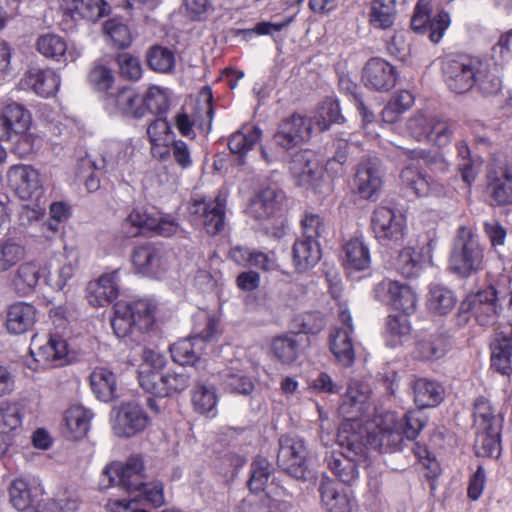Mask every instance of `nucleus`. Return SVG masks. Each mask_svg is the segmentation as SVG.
Masks as SVG:
<instances>
[{"label": "nucleus", "mask_w": 512, "mask_h": 512, "mask_svg": "<svg viewBox=\"0 0 512 512\" xmlns=\"http://www.w3.org/2000/svg\"><path fill=\"white\" fill-rule=\"evenodd\" d=\"M425 425V417L420 411H409L402 417L389 411L379 417L371 432L363 429V436L366 446L381 453H395L416 439Z\"/></svg>", "instance_id": "f257e3e1"}, {"label": "nucleus", "mask_w": 512, "mask_h": 512, "mask_svg": "<svg viewBox=\"0 0 512 512\" xmlns=\"http://www.w3.org/2000/svg\"><path fill=\"white\" fill-rule=\"evenodd\" d=\"M353 424H341L337 433L340 450H333L325 461L343 483L352 484L359 475L358 465L366 457V444L361 433L353 432Z\"/></svg>", "instance_id": "f03ea898"}, {"label": "nucleus", "mask_w": 512, "mask_h": 512, "mask_svg": "<svg viewBox=\"0 0 512 512\" xmlns=\"http://www.w3.org/2000/svg\"><path fill=\"white\" fill-rule=\"evenodd\" d=\"M156 304L150 299L116 303L111 326L118 338L148 331L155 321Z\"/></svg>", "instance_id": "7ed1b4c3"}, {"label": "nucleus", "mask_w": 512, "mask_h": 512, "mask_svg": "<svg viewBox=\"0 0 512 512\" xmlns=\"http://www.w3.org/2000/svg\"><path fill=\"white\" fill-rule=\"evenodd\" d=\"M484 249L473 228L460 226L449 257V269L460 277H469L482 269Z\"/></svg>", "instance_id": "20e7f679"}, {"label": "nucleus", "mask_w": 512, "mask_h": 512, "mask_svg": "<svg viewBox=\"0 0 512 512\" xmlns=\"http://www.w3.org/2000/svg\"><path fill=\"white\" fill-rule=\"evenodd\" d=\"M146 479L143 458L133 455L125 462L115 461L106 465L102 471L99 486L101 489L117 486L132 496L135 490L143 487Z\"/></svg>", "instance_id": "39448f33"}, {"label": "nucleus", "mask_w": 512, "mask_h": 512, "mask_svg": "<svg viewBox=\"0 0 512 512\" xmlns=\"http://www.w3.org/2000/svg\"><path fill=\"white\" fill-rule=\"evenodd\" d=\"M218 323L215 319H208L205 329L199 335L179 340L169 348L172 360L182 368L190 366L188 370L195 372L203 367V351L207 344L215 338Z\"/></svg>", "instance_id": "423d86ee"}, {"label": "nucleus", "mask_w": 512, "mask_h": 512, "mask_svg": "<svg viewBox=\"0 0 512 512\" xmlns=\"http://www.w3.org/2000/svg\"><path fill=\"white\" fill-rule=\"evenodd\" d=\"M31 359L26 365L31 370L46 369L63 365L68 354V345L59 335L50 334L45 339L34 335L30 344Z\"/></svg>", "instance_id": "0eeeda50"}, {"label": "nucleus", "mask_w": 512, "mask_h": 512, "mask_svg": "<svg viewBox=\"0 0 512 512\" xmlns=\"http://www.w3.org/2000/svg\"><path fill=\"white\" fill-rule=\"evenodd\" d=\"M194 373L187 368L168 371L162 375L143 370L140 373V386L157 397H169L186 390L192 378L196 379Z\"/></svg>", "instance_id": "6e6552de"}, {"label": "nucleus", "mask_w": 512, "mask_h": 512, "mask_svg": "<svg viewBox=\"0 0 512 512\" xmlns=\"http://www.w3.org/2000/svg\"><path fill=\"white\" fill-rule=\"evenodd\" d=\"M478 61L464 54L446 56L442 63V73L448 88L457 94L470 91L475 84Z\"/></svg>", "instance_id": "1a4fd4ad"}, {"label": "nucleus", "mask_w": 512, "mask_h": 512, "mask_svg": "<svg viewBox=\"0 0 512 512\" xmlns=\"http://www.w3.org/2000/svg\"><path fill=\"white\" fill-rule=\"evenodd\" d=\"M371 229L381 245L390 247L399 245L405 236L406 220L396 210L379 206L372 212Z\"/></svg>", "instance_id": "9d476101"}, {"label": "nucleus", "mask_w": 512, "mask_h": 512, "mask_svg": "<svg viewBox=\"0 0 512 512\" xmlns=\"http://www.w3.org/2000/svg\"><path fill=\"white\" fill-rule=\"evenodd\" d=\"M308 450L302 438L284 435L279 439L278 466L291 477L306 479Z\"/></svg>", "instance_id": "9b49d317"}, {"label": "nucleus", "mask_w": 512, "mask_h": 512, "mask_svg": "<svg viewBox=\"0 0 512 512\" xmlns=\"http://www.w3.org/2000/svg\"><path fill=\"white\" fill-rule=\"evenodd\" d=\"M372 293L378 302L389 305L406 315L416 310L417 295L406 283L386 278L374 286Z\"/></svg>", "instance_id": "f8f14e48"}, {"label": "nucleus", "mask_w": 512, "mask_h": 512, "mask_svg": "<svg viewBox=\"0 0 512 512\" xmlns=\"http://www.w3.org/2000/svg\"><path fill=\"white\" fill-rule=\"evenodd\" d=\"M384 169L379 158L368 156L357 165L354 185L362 199L375 201L383 186Z\"/></svg>", "instance_id": "ddd939ff"}, {"label": "nucleus", "mask_w": 512, "mask_h": 512, "mask_svg": "<svg viewBox=\"0 0 512 512\" xmlns=\"http://www.w3.org/2000/svg\"><path fill=\"white\" fill-rule=\"evenodd\" d=\"M370 390L366 384L352 382L349 384L342 403L339 407L340 414L344 417L341 424H353V432L363 435L360 419L369 410Z\"/></svg>", "instance_id": "4468645a"}, {"label": "nucleus", "mask_w": 512, "mask_h": 512, "mask_svg": "<svg viewBox=\"0 0 512 512\" xmlns=\"http://www.w3.org/2000/svg\"><path fill=\"white\" fill-rule=\"evenodd\" d=\"M487 191L492 206L512 205V156L499 160L488 170Z\"/></svg>", "instance_id": "2eb2a0df"}, {"label": "nucleus", "mask_w": 512, "mask_h": 512, "mask_svg": "<svg viewBox=\"0 0 512 512\" xmlns=\"http://www.w3.org/2000/svg\"><path fill=\"white\" fill-rule=\"evenodd\" d=\"M132 265L143 276L160 278L169 267L167 251L153 243L138 246L132 253Z\"/></svg>", "instance_id": "dca6fc26"}, {"label": "nucleus", "mask_w": 512, "mask_h": 512, "mask_svg": "<svg viewBox=\"0 0 512 512\" xmlns=\"http://www.w3.org/2000/svg\"><path fill=\"white\" fill-rule=\"evenodd\" d=\"M312 133L311 121L305 116L293 114L279 123L273 142L283 151H288L308 141Z\"/></svg>", "instance_id": "f3484780"}, {"label": "nucleus", "mask_w": 512, "mask_h": 512, "mask_svg": "<svg viewBox=\"0 0 512 512\" xmlns=\"http://www.w3.org/2000/svg\"><path fill=\"white\" fill-rule=\"evenodd\" d=\"M8 183L18 197L25 201L44 198V188L39 172L28 165H14L7 173Z\"/></svg>", "instance_id": "a211bd4d"}, {"label": "nucleus", "mask_w": 512, "mask_h": 512, "mask_svg": "<svg viewBox=\"0 0 512 512\" xmlns=\"http://www.w3.org/2000/svg\"><path fill=\"white\" fill-rule=\"evenodd\" d=\"M498 293L493 286H489L464 300V307L470 308L472 316L481 326H493L497 323L502 306L498 303Z\"/></svg>", "instance_id": "6ab92c4d"}, {"label": "nucleus", "mask_w": 512, "mask_h": 512, "mask_svg": "<svg viewBox=\"0 0 512 512\" xmlns=\"http://www.w3.org/2000/svg\"><path fill=\"white\" fill-rule=\"evenodd\" d=\"M450 23V15L446 11L442 10L432 17L426 0L418 1L411 18L412 29L418 33L429 32V39L435 44L443 38Z\"/></svg>", "instance_id": "aec40b11"}, {"label": "nucleus", "mask_w": 512, "mask_h": 512, "mask_svg": "<svg viewBox=\"0 0 512 512\" xmlns=\"http://www.w3.org/2000/svg\"><path fill=\"white\" fill-rule=\"evenodd\" d=\"M149 423L144 409L134 402L123 403L116 410L112 428L118 437L129 438L142 432Z\"/></svg>", "instance_id": "412c9836"}, {"label": "nucleus", "mask_w": 512, "mask_h": 512, "mask_svg": "<svg viewBox=\"0 0 512 512\" xmlns=\"http://www.w3.org/2000/svg\"><path fill=\"white\" fill-rule=\"evenodd\" d=\"M31 114L24 105L7 100L0 104V139L28 131Z\"/></svg>", "instance_id": "4be33fe9"}, {"label": "nucleus", "mask_w": 512, "mask_h": 512, "mask_svg": "<svg viewBox=\"0 0 512 512\" xmlns=\"http://www.w3.org/2000/svg\"><path fill=\"white\" fill-rule=\"evenodd\" d=\"M401 185L408 194L417 197L441 196L444 194V185L429 177L414 165H407L401 171Z\"/></svg>", "instance_id": "5701e85b"}, {"label": "nucleus", "mask_w": 512, "mask_h": 512, "mask_svg": "<svg viewBox=\"0 0 512 512\" xmlns=\"http://www.w3.org/2000/svg\"><path fill=\"white\" fill-rule=\"evenodd\" d=\"M362 81L370 90L387 92L396 84L395 67L382 58H371L363 68Z\"/></svg>", "instance_id": "b1692460"}, {"label": "nucleus", "mask_w": 512, "mask_h": 512, "mask_svg": "<svg viewBox=\"0 0 512 512\" xmlns=\"http://www.w3.org/2000/svg\"><path fill=\"white\" fill-rule=\"evenodd\" d=\"M190 212L208 234L215 235L224 228L225 200L220 197L210 201H194Z\"/></svg>", "instance_id": "393cba45"}, {"label": "nucleus", "mask_w": 512, "mask_h": 512, "mask_svg": "<svg viewBox=\"0 0 512 512\" xmlns=\"http://www.w3.org/2000/svg\"><path fill=\"white\" fill-rule=\"evenodd\" d=\"M199 98L204 105L202 110L205 111L207 123H204V121L200 120L198 116H194L193 118H191L185 112H179L174 118L175 126L178 129L179 133L184 137L195 138L196 135L194 133L193 127H197L204 133H209L211 130L214 115V109L212 106V89L209 86L203 87L200 92Z\"/></svg>", "instance_id": "a878e982"}, {"label": "nucleus", "mask_w": 512, "mask_h": 512, "mask_svg": "<svg viewBox=\"0 0 512 512\" xmlns=\"http://www.w3.org/2000/svg\"><path fill=\"white\" fill-rule=\"evenodd\" d=\"M22 88L32 90L40 97L53 96L60 86V77L52 69L30 68L20 81Z\"/></svg>", "instance_id": "bb28decb"}, {"label": "nucleus", "mask_w": 512, "mask_h": 512, "mask_svg": "<svg viewBox=\"0 0 512 512\" xmlns=\"http://www.w3.org/2000/svg\"><path fill=\"white\" fill-rule=\"evenodd\" d=\"M36 47L44 57L60 63L73 62L81 55L80 50L76 47H68L64 38L52 33L39 36Z\"/></svg>", "instance_id": "cd10ccee"}, {"label": "nucleus", "mask_w": 512, "mask_h": 512, "mask_svg": "<svg viewBox=\"0 0 512 512\" xmlns=\"http://www.w3.org/2000/svg\"><path fill=\"white\" fill-rule=\"evenodd\" d=\"M352 329L333 328L329 335V350L342 367H351L355 361Z\"/></svg>", "instance_id": "c85d7f7f"}, {"label": "nucleus", "mask_w": 512, "mask_h": 512, "mask_svg": "<svg viewBox=\"0 0 512 512\" xmlns=\"http://www.w3.org/2000/svg\"><path fill=\"white\" fill-rule=\"evenodd\" d=\"M473 88L484 97L498 95L502 90V76L498 65L494 62L479 60Z\"/></svg>", "instance_id": "c756f323"}, {"label": "nucleus", "mask_w": 512, "mask_h": 512, "mask_svg": "<svg viewBox=\"0 0 512 512\" xmlns=\"http://www.w3.org/2000/svg\"><path fill=\"white\" fill-rule=\"evenodd\" d=\"M119 270L103 274L88 285L89 302L94 306H104L116 300L119 293Z\"/></svg>", "instance_id": "7c9ffc66"}, {"label": "nucleus", "mask_w": 512, "mask_h": 512, "mask_svg": "<svg viewBox=\"0 0 512 512\" xmlns=\"http://www.w3.org/2000/svg\"><path fill=\"white\" fill-rule=\"evenodd\" d=\"M36 321V309L28 303L12 304L6 315V329L9 333L20 335L29 331Z\"/></svg>", "instance_id": "2f4dec72"}, {"label": "nucleus", "mask_w": 512, "mask_h": 512, "mask_svg": "<svg viewBox=\"0 0 512 512\" xmlns=\"http://www.w3.org/2000/svg\"><path fill=\"white\" fill-rule=\"evenodd\" d=\"M412 389L414 402L420 409L436 407L444 400V387L437 381L419 378Z\"/></svg>", "instance_id": "473e14b6"}, {"label": "nucleus", "mask_w": 512, "mask_h": 512, "mask_svg": "<svg viewBox=\"0 0 512 512\" xmlns=\"http://www.w3.org/2000/svg\"><path fill=\"white\" fill-rule=\"evenodd\" d=\"M308 152L297 153L290 163L289 170L296 180L297 185L313 187L322 175V169L317 163L307 157Z\"/></svg>", "instance_id": "72a5a7b5"}, {"label": "nucleus", "mask_w": 512, "mask_h": 512, "mask_svg": "<svg viewBox=\"0 0 512 512\" xmlns=\"http://www.w3.org/2000/svg\"><path fill=\"white\" fill-rule=\"evenodd\" d=\"M319 493L322 505L329 512H350L351 500L344 490H340L336 482L331 479L323 478Z\"/></svg>", "instance_id": "f704fd0d"}, {"label": "nucleus", "mask_w": 512, "mask_h": 512, "mask_svg": "<svg viewBox=\"0 0 512 512\" xmlns=\"http://www.w3.org/2000/svg\"><path fill=\"white\" fill-rule=\"evenodd\" d=\"M280 197L281 194L273 188L262 189L251 199L248 214L257 220L270 218L279 208Z\"/></svg>", "instance_id": "c9c22d12"}, {"label": "nucleus", "mask_w": 512, "mask_h": 512, "mask_svg": "<svg viewBox=\"0 0 512 512\" xmlns=\"http://www.w3.org/2000/svg\"><path fill=\"white\" fill-rule=\"evenodd\" d=\"M292 256L295 268L299 272L306 271L320 260V245L317 240L302 237L293 244Z\"/></svg>", "instance_id": "e433bc0d"}, {"label": "nucleus", "mask_w": 512, "mask_h": 512, "mask_svg": "<svg viewBox=\"0 0 512 512\" xmlns=\"http://www.w3.org/2000/svg\"><path fill=\"white\" fill-rule=\"evenodd\" d=\"M229 257L236 264L243 267H254L264 271L273 270L275 267L273 255L262 251L250 250L243 246H235L231 248Z\"/></svg>", "instance_id": "4c0bfd02"}, {"label": "nucleus", "mask_w": 512, "mask_h": 512, "mask_svg": "<svg viewBox=\"0 0 512 512\" xmlns=\"http://www.w3.org/2000/svg\"><path fill=\"white\" fill-rule=\"evenodd\" d=\"M90 385L96 397L103 402L118 398L116 375L106 367H97L92 371Z\"/></svg>", "instance_id": "58836bf2"}, {"label": "nucleus", "mask_w": 512, "mask_h": 512, "mask_svg": "<svg viewBox=\"0 0 512 512\" xmlns=\"http://www.w3.org/2000/svg\"><path fill=\"white\" fill-rule=\"evenodd\" d=\"M301 340L298 334H285L275 337L271 342L273 357L283 365L293 364L299 357Z\"/></svg>", "instance_id": "ea45409f"}, {"label": "nucleus", "mask_w": 512, "mask_h": 512, "mask_svg": "<svg viewBox=\"0 0 512 512\" xmlns=\"http://www.w3.org/2000/svg\"><path fill=\"white\" fill-rule=\"evenodd\" d=\"M67 10L74 19L96 22L108 15L110 7L104 0H69Z\"/></svg>", "instance_id": "a19ab883"}, {"label": "nucleus", "mask_w": 512, "mask_h": 512, "mask_svg": "<svg viewBox=\"0 0 512 512\" xmlns=\"http://www.w3.org/2000/svg\"><path fill=\"white\" fill-rule=\"evenodd\" d=\"M262 131L254 125H243L234 132L228 142L231 153L244 157L257 145L261 139Z\"/></svg>", "instance_id": "79ce46f5"}, {"label": "nucleus", "mask_w": 512, "mask_h": 512, "mask_svg": "<svg viewBox=\"0 0 512 512\" xmlns=\"http://www.w3.org/2000/svg\"><path fill=\"white\" fill-rule=\"evenodd\" d=\"M40 266L36 262H24L15 271L12 286L20 295H29L34 292L40 278Z\"/></svg>", "instance_id": "37998d69"}, {"label": "nucleus", "mask_w": 512, "mask_h": 512, "mask_svg": "<svg viewBox=\"0 0 512 512\" xmlns=\"http://www.w3.org/2000/svg\"><path fill=\"white\" fill-rule=\"evenodd\" d=\"M473 415L477 431H496L502 428L503 416L500 413L496 414L490 402L484 397L475 400Z\"/></svg>", "instance_id": "c03bdc74"}, {"label": "nucleus", "mask_w": 512, "mask_h": 512, "mask_svg": "<svg viewBox=\"0 0 512 512\" xmlns=\"http://www.w3.org/2000/svg\"><path fill=\"white\" fill-rule=\"evenodd\" d=\"M512 338L497 336L491 344V367L502 375L512 373Z\"/></svg>", "instance_id": "a18cd8bd"}, {"label": "nucleus", "mask_w": 512, "mask_h": 512, "mask_svg": "<svg viewBox=\"0 0 512 512\" xmlns=\"http://www.w3.org/2000/svg\"><path fill=\"white\" fill-rule=\"evenodd\" d=\"M408 315H389L386 320L384 337L386 345L395 348L409 338L411 324Z\"/></svg>", "instance_id": "49530a36"}, {"label": "nucleus", "mask_w": 512, "mask_h": 512, "mask_svg": "<svg viewBox=\"0 0 512 512\" xmlns=\"http://www.w3.org/2000/svg\"><path fill=\"white\" fill-rule=\"evenodd\" d=\"M93 414L90 410L80 405L70 407L64 415V421L70 432V437L80 439L84 437L90 427Z\"/></svg>", "instance_id": "de8ad7c7"}, {"label": "nucleus", "mask_w": 512, "mask_h": 512, "mask_svg": "<svg viewBox=\"0 0 512 512\" xmlns=\"http://www.w3.org/2000/svg\"><path fill=\"white\" fill-rule=\"evenodd\" d=\"M344 264L348 269L362 271L370 266V252L367 245L360 238L349 240L344 246Z\"/></svg>", "instance_id": "09e8293b"}, {"label": "nucleus", "mask_w": 512, "mask_h": 512, "mask_svg": "<svg viewBox=\"0 0 512 512\" xmlns=\"http://www.w3.org/2000/svg\"><path fill=\"white\" fill-rule=\"evenodd\" d=\"M219 377L223 388L231 393L249 395L254 389L251 379L237 367L225 368L219 372Z\"/></svg>", "instance_id": "8fccbe9b"}, {"label": "nucleus", "mask_w": 512, "mask_h": 512, "mask_svg": "<svg viewBox=\"0 0 512 512\" xmlns=\"http://www.w3.org/2000/svg\"><path fill=\"white\" fill-rule=\"evenodd\" d=\"M39 490L23 478L15 479L9 487L10 502L17 510L25 511L31 507Z\"/></svg>", "instance_id": "3c124183"}, {"label": "nucleus", "mask_w": 512, "mask_h": 512, "mask_svg": "<svg viewBox=\"0 0 512 512\" xmlns=\"http://www.w3.org/2000/svg\"><path fill=\"white\" fill-rule=\"evenodd\" d=\"M192 404L198 413L214 417L216 415L217 396L213 386H207L195 379Z\"/></svg>", "instance_id": "603ef678"}, {"label": "nucleus", "mask_w": 512, "mask_h": 512, "mask_svg": "<svg viewBox=\"0 0 512 512\" xmlns=\"http://www.w3.org/2000/svg\"><path fill=\"white\" fill-rule=\"evenodd\" d=\"M308 120L313 125V132L315 130L323 132L328 130L332 123H340L343 116L340 113L338 102L327 100L318 107L313 117L308 118Z\"/></svg>", "instance_id": "864d4df0"}, {"label": "nucleus", "mask_w": 512, "mask_h": 512, "mask_svg": "<svg viewBox=\"0 0 512 512\" xmlns=\"http://www.w3.org/2000/svg\"><path fill=\"white\" fill-rule=\"evenodd\" d=\"M115 105L118 110L127 116L134 118L144 117V108L142 107V96L133 88L124 87L120 89L114 97Z\"/></svg>", "instance_id": "5fc2aeb1"}, {"label": "nucleus", "mask_w": 512, "mask_h": 512, "mask_svg": "<svg viewBox=\"0 0 512 512\" xmlns=\"http://www.w3.org/2000/svg\"><path fill=\"white\" fill-rule=\"evenodd\" d=\"M448 339L441 333L431 334L417 342L416 352L422 360H436L447 352Z\"/></svg>", "instance_id": "6e6d98bb"}, {"label": "nucleus", "mask_w": 512, "mask_h": 512, "mask_svg": "<svg viewBox=\"0 0 512 512\" xmlns=\"http://www.w3.org/2000/svg\"><path fill=\"white\" fill-rule=\"evenodd\" d=\"M429 309L439 315L448 314L456 304L453 292L440 284H432L428 295Z\"/></svg>", "instance_id": "4d7b16f0"}, {"label": "nucleus", "mask_w": 512, "mask_h": 512, "mask_svg": "<svg viewBox=\"0 0 512 512\" xmlns=\"http://www.w3.org/2000/svg\"><path fill=\"white\" fill-rule=\"evenodd\" d=\"M501 431H494V429H489V431H477V437L475 442L476 453L480 457H491V458H499L501 455Z\"/></svg>", "instance_id": "13d9d810"}, {"label": "nucleus", "mask_w": 512, "mask_h": 512, "mask_svg": "<svg viewBox=\"0 0 512 512\" xmlns=\"http://www.w3.org/2000/svg\"><path fill=\"white\" fill-rule=\"evenodd\" d=\"M144 115L146 112L163 116L169 109V96L167 89L159 86H150L142 96Z\"/></svg>", "instance_id": "bf43d9fd"}, {"label": "nucleus", "mask_w": 512, "mask_h": 512, "mask_svg": "<svg viewBox=\"0 0 512 512\" xmlns=\"http://www.w3.org/2000/svg\"><path fill=\"white\" fill-rule=\"evenodd\" d=\"M395 16V0L373 1L370 22L375 28L387 29L391 27L394 23Z\"/></svg>", "instance_id": "052dcab7"}, {"label": "nucleus", "mask_w": 512, "mask_h": 512, "mask_svg": "<svg viewBox=\"0 0 512 512\" xmlns=\"http://www.w3.org/2000/svg\"><path fill=\"white\" fill-rule=\"evenodd\" d=\"M0 417L3 433L16 432L22 427L23 407L16 402H1Z\"/></svg>", "instance_id": "680f3d73"}, {"label": "nucleus", "mask_w": 512, "mask_h": 512, "mask_svg": "<svg viewBox=\"0 0 512 512\" xmlns=\"http://www.w3.org/2000/svg\"><path fill=\"white\" fill-rule=\"evenodd\" d=\"M396 268L406 278L417 276L422 269V254L411 247L402 249L396 260Z\"/></svg>", "instance_id": "e2e57ef3"}, {"label": "nucleus", "mask_w": 512, "mask_h": 512, "mask_svg": "<svg viewBox=\"0 0 512 512\" xmlns=\"http://www.w3.org/2000/svg\"><path fill=\"white\" fill-rule=\"evenodd\" d=\"M149 67L160 73H169L175 66V55L169 48L155 45L147 53Z\"/></svg>", "instance_id": "0e129e2a"}, {"label": "nucleus", "mask_w": 512, "mask_h": 512, "mask_svg": "<svg viewBox=\"0 0 512 512\" xmlns=\"http://www.w3.org/2000/svg\"><path fill=\"white\" fill-rule=\"evenodd\" d=\"M270 476L271 467L269 461L262 457L255 458L250 466V478L248 481L251 492H263Z\"/></svg>", "instance_id": "69168bd1"}, {"label": "nucleus", "mask_w": 512, "mask_h": 512, "mask_svg": "<svg viewBox=\"0 0 512 512\" xmlns=\"http://www.w3.org/2000/svg\"><path fill=\"white\" fill-rule=\"evenodd\" d=\"M456 130V123L439 115H435L429 142L443 147L448 145Z\"/></svg>", "instance_id": "338daca9"}, {"label": "nucleus", "mask_w": 512, "mask_h": 512, "mask_svg": "<svg viewBox=\"0 0 512 512\" xmlns=\"http://www.w3.org/2000/svg\"><path fill=\"white\" fill-rule=\"evenodd\" d=\"M25 256V249L12 240H0V274L10 270Z\"/></svg>", "instance_id": "774afa93"}]
</instances>
